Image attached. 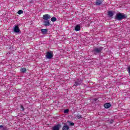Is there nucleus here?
Wrapping results in <instances>:
<instances>
[{"label":"nucleus","instance_id":"1","mask_svg":"<svg viewBox=\"0 0 130 130\" xmlns=\"http://www.w3.org/2000/svg\"><path fill=\"white\" fill-rule=\"evenodd\" d=\"M127 18V16L125 15L124 13H121L119 12L115 16V19L118 20V21H121V20L123 19H126Z\"/></svg>","mask_w":130,"mask_h":130},{"label":"nucleus","instance_id":"2","mask_svg":"<svg viewBox=\"0 0 130 130\" xmlns=\"http://www.w3.org/2000/svg\"><path fill=\"white\" fill-rule=\"evenodd\" d=\"M102 50H103V47H95L93 50L92 52L94 54H99L101 53Z\"/></svg>","mask_w":130,"mask_h":130},{"label":"nucleus","instance_id":"3","mask_svg":"<svg viewBox=\"0 0 130 130\" xmlns=\"http://www.w3.org/2000/svg\"><path fill=\"white\" fill-rule=\"evenodd\" d=\"M52 57H53V52H52V51H50L46 53V58H47L48 59H51Z\"/></svg>","mask_w":130,"mask_h":130},{"label":"nucleus","instance_id":"4","mask_svg":"<svg viewBox=\"0 0 130 130\" xmlns=\"http://www.w3.org/2000/svg\"><path fill=\"white\" fill-rule=\"evenodd\" d=\"M83 83V81L82 80L78 79L77 81H75L74 86L77 87V86H80L81 84Z\"/></svg>","mask_w":130,"mask_h":130},{"label":"nucleus","instance_id":"5","mask_svg":"<svg viewBox=\"0 0 130 130\" xmlns=\"http://www.w3.org/2000/svg\"><path fill=\"white\" fill-rule=\"evenodd\" d=\"M61 126L60 125V124H58L52 127V130H59V128H60Z\"/></svg>","mask_w":130,"mask_h":130},{"label":"nucleus","instance_id":"6","mask_svg":"<svg viewBox=\"0 0 130 130\" xmlns=\"http://www.w3.org/2000/svg\"><path fill=\"white\" fill-rule=\"evenodd\" d=\"M43 19L45 20V21H47L50 19V16L48 14H45L43 16Z\"/></svg>","mask_w":130,"mask_h":130},{"label":"nucleus","instance_id":"7","mask_svg":"<svg viewBox=\"0 0 130 130\" xmlns=\"http://www.w3.org/2000/svg\"><path fill=\"white\" fill-rule=\"evenodd\" d=\"M14 31L15 33H19V32H20V28L19 27V26L15 25L14 26Z\"/></svg>","mask_w":130,"mask_h":130},{"label":"nucleus","instance_id":"8","mask_svg":"<svg viewBox=\"0 0 130 130\" xmlns=\"http://www.w3.org/2000/svg\"><path fill=\"white\" fill-rule=\"evenodd\" d=\"M103 3V0H96L95 2V5L96 6H100V5H102Z\"/></svg>","mask_w":130,"mask_h":130},{"label":"nucleus","instance_id":"9","mask_svg":"<svg viewBox=\"0 0 130 130\" xmlns=\"http://www.w3.org/2000/svg\"><path fill=\"white\" fill-rule=\"evenodd\" d=\"M104 106L105 108L107 109V108H109L110 106H111V105L110 104V103H107L104 105Z\"/></svg>","mask_w":130,"mask_h":130},{"label":"nucleus","instance_id":"10","mask_svg":"<svg viewBox=\"0 0 130 130\" xmlns=\"http://www.w3.org/2000/svg\"><path fill=\"white\" fill-rule=\"evenodd\" d=\"M108 15L109 16V17H113V12H112V11H109L108 12Z\"/></svg>","mask_w":130,"mask_h":130},{"label":"nucleus","instance_id":"11","mask_svg":"<svg viewBox=\"0 0 130 130\" xmlns=\"http://www.w3.org/2000/svg\"><path fill=\"white\" fill-rule=\"evenodd\" d=\"M80 30H81V26H80V25H77L75 27V30L76 31H80Z\"/></svg>","mask_w":130,"mask_h":130},{"label":"nucleus","instance_id":"12","mask_svg":"<svg viewBox=\"0 0 130 130\" xmlns=\"http://www.w3.org/2000/svg\"><path fill=\"white\" fill-rule=\"evenodd\" d=\"M50 25V23H49V20H45V26H49Z\"/></svg>","mask_w":130,"mask_h":130},{"label":"nucleus","instance_id":"13","mask_svg":"<svg viewBox=\"0 0 130 130\" xmlns=\"http://www.w3.org/2000/svg\"><path fill=\"white\" fill-rule=\"evenodd\" d=\"M70 128L68 125H64L62 127V130H69Z\"/></svg>","mask_w":130,"mask_h":130},{"label":"nucleus","instance_id":"14","mask_svg":"<svg viewBox=\"0 0 130 130\" xmlns=\"http://www.w3.org/2000/svg\"><path fill=\"white\" fill-rule=\"evenodd\" d=\"M27 71V70L26 69V68H21L20 69V71L21 73H25L26 72V71Z\"/></svg>","mask_w":130,"mask_h":130},{"label":"nucleus","instance_id":"15","mask_svg":"<svg viewBox=\"0 0 130 130\" xmlns=\"http://www.w3.org/2000/svg\"><path fill=\"white\" fill-rule=\"evenodd\" d=\"M18 15H22V14H24V11L23 10H19L18 11Z\"/></svg>","mask_w":130,"mask_h":130},{"label":"nucleus","instance_id":"16","mask_svg":"<svg viewBox=\"0 0 130 130\" xmlns=\"http://www.w3.org/2000/svg\"><path fill=\"white\" fill-rule=\"evenodd\" d=\"M51 21L52 22H55V21H56V17H53L51 18Z\"/></svg>","mask_w":130,"mask_h":130},{"label":"nucleus","instance_id":"17","mask_svg":"<svg viewBox=\"0 0 130 130\" xmlns=\"http://www.w3.org/2000/svg\"><path fill=\"white\" fill-rule=\"evenodd\" d=\"M41 31L42 33H46V32H47V29H41Z\"/></svg>","mask_w":130,"mask_h":130},{"label":"nucleus","instance_id":"18","mask_svg":"<svg viewBox=\"0 0 130 130\" xmlns=\"http://www.w3.org/2000/svg\"><path fill=\"white\" fill-rule=\"evenodd\" d=\"M76 117L78 118V119H80V118H82V115H76Z\"/></svg>","mask_w":130,"mask_h":130},{"label":"nucleus","instance_id":"19","mask_svg":"<svg viewBox=\"0 0 130 130\" xmlns=\"http://www.w3.org/2000/svg\"><path fill=\"white\" fill-rule=\"evenodd\" d=\"M20 108L22 109V111H24V110H25V108H24V107L23 106V105H21L20 106Z\"/></svg>","mask_w":130,"mask_h":130},{"label":"nucleus","instance_id":"20","mask_svg":"<svg viewBox=\"0 0 130 130\" xmlns=\"http://www.w3.org/2000/svg\"><path fill=\"white\" fill-rule=\"evenodd\" d=\"M69 109H66L64 110V113H69Z\"/></svg>","mask_w":130,"mask_h":130},{"label":"nucleus","instance_id":"21","mask_svg":"<svg viewBox=\"0 0 130 130\" xmlns=\"http://www.w3.org/2000/svg\"><path fill=\"white\" fill-rule=\"evenodd\" d=\"M127 72H128V74L130 75V67H128Z\"/></svg>","mask_w":130,"mask_h":130},{"label":"nucleus","instance_id":"22","mask_svg":"<svg viewBox=\"0 0 130 130\" xmlns=\"http://www.w3.org/2000/svg\"><path fill=\"white\" fill-rule=\"evenodd\" d=\"M70 125H71V126H74V125H75V124L73 122H71L70 123Z\"/></svg>","mask_w":130,"mask_h":130},{"label":"nucleus","instance_id":"23","mask_svg":"<svg viewBox=\"0 0 130 130\" xmlns=\"http://www.w3.org/2000/svg\"><path fill=\"white\" fill-rule=\"evenodd\" d=\"M97 100H98V99H94L93 100V101H94L95 102H96V101H97Z\"/></svg>","mask_w":130,"mask_h":130},{"label":"nucleus","instance_id":"24","mask_svg":"<svg viewBox=\"0 0 130 130\" xmlns=\"http://www.w3.org/2000/svg\"><path fill=\"white\" fill-rule=\"evenodd\" d=\"M113 122V120H111L110 121V123H112Z\"/></svg>","mask_w":130,"mask_h":130},{"label":"nucleus","instance_id":"25","mask_svg":"<svg viewBox=\"0 0 130 130\" xmlns=\"http://www.w3.org/2000/svg\"><path fill=\"white\" fill-rule=\"evenodd\" d=\"M2 127H4V126H3L2 125H0V128H2Z\"/></svg>","mask_w":130,"mask_h":130}]
</instances>
